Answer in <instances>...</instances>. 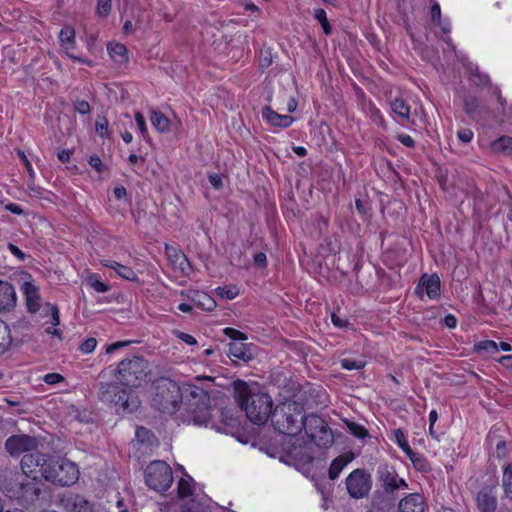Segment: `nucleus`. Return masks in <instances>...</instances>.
<instances>
[{"label":"nucleus","mask_w":512,"mask_h":512,"mask_svg":"<svg viewBox=\"0 0 512 512\" xmlns=\"http://www.w3.org/2000/svg\"><path fill=\"white\" fill-rule=\"evenodd\" d=\"M154 390L152 405L156 409L165 413H174L181 404L183 393L189 394L194 400L191 405H195L191 421L196 425L210 427L219 433L223 432V410L208 407L209 396L205 389L194 385H187L182 389L176 382L162 378L156 381Z\"/></svg>","instance_id":"1"},{"label":"nucleus","mask_w":512,"mask_h":512,"mask_svg":"<svg viewBox=\"0 0 512 512\" xmlns=\"http://www.w3.org/2000/svg\"><path fill=\"white\" fill-rule=\"evenodd\" d=\"M149 362L143 357L126 358L117 364L114 376L119 383H104L99 390V399L111 405L118 413H132L140 406L134 388L141 387L150 375Z\"/></svg>","instance_id":"2"},{"label":"nucleus","mask_w":512,"mask_h":512,"mask_svg":"<svg viewBox=\"0 0 512 512\" xmlns=\"http://www.w3.org/2000/svg\"><path fill=\"white\" fill-rule=\"evenodd\" d=\"M233 397L252 423L262 425L271 420L274 409L268 393L250 389L246 382L238 379L233 382Z\"/></svg>","instance_id":"3"},{"label":"nucleus","mask_w":512,"mask_h":512,"mask_svg":"<svg viewBox=\"0 0 512 512\" xmlns=\"http://www.w3.org/2000/svg\"><path fill=\"white\" fill-rule=\"evenodd\" d=\"M304 406L296 401H285L278 404L272 413L271 424L279 433L295 437L305 426Z\"/></svg>","instance_id":"4"},{"label":"nucleus","mask_w":512,"mask_h":512,"mask_svg":"<svg viewBox=\"0 0 512 512\" xmlns=\"http://www.w3.org/2000/svg\"><path fill=\"white\" fill-rule=\"evenodd\" d=\"M79 468L67 458L49 456L41 466V476L54 484L70 486L79 479Z\"/></svg>","instance_id":"5"},{"label":"nucleus","mask_w":512,"mask_h":512,"mask_svg":"<svg viewBox=\"0 0 512 512\" xmlns=\"http://www.w3.org/2000/svg\"><path fill=\"white\" fill-rule=\"evenodd\" d=\"M226 337L230 339L228 343L229 352L226 355L229 361H226V374L229 372V366L237 367L241 364H247L253 359V344L248 343L246 333L226 327Z\"/></svg>","instance_id":"6"},{"label":"nucleus","mask_w":512,"mask_h":512,"mask_svg":"<svg viewBox=\"0 0 512 512\" xmlns=\"http://www.w3.org/2000/svg\"><path fill=\"white\" fill-rule=\"evenodd\" d=\"M145 482L150 489L165 492L173 483L171 467L161 460L151 462L145 470Z\"/></svg>","instance_id":"7"},{"label":"nucleus","mask_w":512,"mask_h":512,"mask_svg":"<svg viewBox=\"0 0 512 512\" xmlns=\"http://www.w3.org/2000/svg\"><path fill=\"white\" fill-rule=\"evenodd\" d=\"M304 430L311 442L319 448H328L333 445L334 437L327 423L316 414H309L305 420Z\"/></svg>","instance_id":"8"},{"label":"nucleus","mask_w":512,"mask_h":512,"mask_svg":"<svg viewBox=\"0 0 512 512\" xmlns=\"http://www.w3.org/2000/svg\"><path fill=\"white\" fill-rule=\"evenodd\" d=\"M20 290L24 296L27 311L31 314H44L45 304L40 295V288L28 272H22L19 278Z\"/></svg>","instance_id":"9"},{"label":"nucleus","mask_w":512,"mask_h":512,"mask_svg":"<svg viewBox=\"0 0 512 512\" xmlns=\"http://www.w3.org/2000/svg\"><path fill=\"white\" fill-rule=\"evenodd\" d=\"M345 485L351 498H365L372 489L371 474L365 469L357 468L346 477Z\"/></svg>","instance_id":"10"},{"label":"nucleus","mask_w":512,"mask_h":512,"mask_svg":"<svg viewBox=\"0 0 512 512\" xmlns=\"http://www.w3.org/2000/svg\"><path fill=\"white\" fill-rule=\"evenodd\" d=\"M377 478L386 493H394L399 489H407L408 484L399 478L395 469L387 464H381L377 468Z\"/></svg>","instance_id":"11"},{"label":"nucleus","mask_w":512,"mask_h":512,"mask_svg":"<svg viewBox=\"0 0 512 512\" xmlns=\"http://www.w3.org/2000/svg\"><path fill=\"white\" fill-rule=\"evenodd\" d=\"M37 448V440L25 434L10 436L5 442V449L11 456H19Z\"/></svg>","instance_id":"12"},{"label":"nucleus","mask_w":512,"mask_h":512,"mask_svg":"<svg viewBox=\"0 0 512 512\" xmlns=\"http://www.w3.org/2000/svg\"><path fill=\"white\" fill-rule=\"evenodd\" d=\"M286 458L289 464L294 465L297 469H303L306 465L311 464L313 455L307 444L293 443L286 451Z\"/></svg>","instance_id":"13"},{"label":"nucleus","mask_w":512,"mask_h":512,"mask_svg":"<svg viewBox=\"0 0 512 512\" xmlns=\"http://www.w3.org/2000/svg\"><path fill=\"white\" fill-rule=\"evenodd\" d=\"M476 504L479 512H495L498 506L496 486L482 487L476 495Z\"/></svg>","instance_id":"14"},{"label":"nucleus","mask_w":512,"mask_h":512,"mask_svg":"<svg viewBox=\"0 0 512 512\" xmlns=\"http://www.w3.org/2000/svg\"><path fill=\"white\" fill-rule=\"evenodd\" d=\"M48 457L39 453H30L23 456L21 460V469L23 473L31 477L32 479L37 478V474H41V466L44 462H48Z\"/></svg>","instance_id":"15"},{"label":"nucleus","mask_w":512,"mask_h":512,"mask_svg":"<svg viewBox=\"0 0 512 512\" xmlns=\"http://www.w3.org/2000/svg\"><path fill=\"white\" fill-rule=\"evenodd\" d=\"M29 483H19L16 481L12 488L2 486L3 492L10 498L23 499L25 501H33L39 495L38 488L29 487Z\"/></svg>","instance_id":"16"},{"label":"nucleus","mask_w":512,"mask_h":512,"mask_svg":"<svg viewBox=\"0 0 512 512\" xmlns=\"http://www.w3.org/2000/svg\"><path fill=\"white\" fill-rule=\"evenodd\" d=\"M440 278L437 274H423L418 282L415 292L419 294L425 290L430 299H437L440 296Z\"/></svg>","instance_id":"17"},{"label":"nucleus","mask_w":512,"mask_h":512,"mask_svg":"<svg viewBox=\"0 0 512 512\" xmlns=\"http://www.w3.org/2000/svg\"><path fill=\"white\" fill-rule=\"evenodd\" d=\"M17 303V294L11 283L0 280V313L13 310Z\"/></svg>","instance_id":"18"},{"label":"nucleus","mask_w":512,"mask_h":512,"mask_svg":"<svg viewBox=\"0 0 512 512\" xmlns=\"http://www.w3.org/2000/svg\"><path fill=\"white\" fill-rule=\"evenodd\" d=\"M165 253L167 258L175 270H179L182 275H188L191 266L187 257L177 248L166 245Z\"/></svg>","instance_id":"19"},{"label":"nucleus","mask_w":512,"mask_h":512,"mask_svg":"<svg viewBox=\"0 0 512 512\" xmlns=\"http://www.w3.org/2000/svg\"><path fill=\"white\" fill-rule=\"evenodd\" d=\"M261 114L263 119L266 120L267 123L275 127L287 128L294 121V118L292 116L279 114L272 110V108L268 105L262 108Z\"/></svg>","instance_id":"20"},{"label":"nucleus","mask_w":512,"mask_h":512,"mask_svg":"<svg viewBox=\"0 0 512 512\" xmlns=\"http://www.w3.org/2000/svg\"><path fill=\"white\" fill-rule=\"evenodd\" d=\"M399 512H426L424 498L419 493L407 495L399 502Z\"/></svg>","instance_id":"21"},{"label":"nucleus","mask_w":512,"mask_h":512,"mask_svg":"<svg viewBox=\"0 0 512 512\" xmlns=\"http://www.w3.org/2000/svg\"><path fill=\"white\" fill-rule=\"evenodd\" d=\"M390 108L392 112L399 118L398 122L402 125L414 123L410 116L411 108L403 98L396 97L392 99L390 101Z\"/></svg>","instance_id":"22"},{"label":"nucleus","mask_w":512,"mask_h":512,"mask_svg":"<svg viewBox=\"0 0 512 512\" xmlns=\"http://www.w3.org/2000/svg\"><path fill=\"white\" fill-rule=\"evenodd\" d=\"M46 312L41 314L42 317L50 316V324L51 326L45 328L46 334L50 336H55L58 339H62V332L57 328L60 324V314L57 306L46 303L45 304Z\"/></svg>","instance_id":"23"},{"label":"nucleus","mask_w":512,"mask_h":512,"mask_svg":"<svg viewBox=\"0 0 512 512\" xmlns=\"http://www.w3.org/2000/svg\"><path fill=\"white\" fill-rule=\"evenodd\" d=\"M195 489L196 487L193 478L187 473H184V475L178 481V497L182 500L188 499L190 502L194 503L195 499L193 496Z\"/></svg>","instance_id":"24"},{"label":"nucleus","mask_w":512,"mask_h":512,"mask_svg":"<svg viewBox=\"0 0 512 512\" xmlns=\"http://www.w3.org/2000/svg\"><path fill=\"white\" fill-rule=\"evenodd\" d=\"M58 38L60 46L66 55L75 48V30L72 26H63L59 32Z\"/></svg>","instance_id":"25"},{"label":"nucleus","mask_w":512,"mask_h":512,"mask_svg":"<svg viewBox=\"0 0 512 512\" xmlns=\"http://www.w3.org/2000/svg\"><path fill=\"white\" fill-rule=\"evenodd\" d=\"M107 52L115 63L125 64L129 60L127 48L120 42H109L107 44Z\"/></svg>","instance_id":"26"},{"label":"nucleus","mask_w":512,"mask_h":512,"mask_svg":"<svg viewBox=\"0 0 512 512\" xmlns=\"http://www.w3.org/2000/svg\"><path fill=\"white\" fill-rule=\"evenodd\" d=\"M101 264L105 267L113 269L120 277L134 281L137 279L136 273L128 266L122 265L114 260L105 259L101 260Z\"/></svg>","instance_id":"27"},{"label":"nucleus","mask_w":512,"mask_h":512,"mask_svg":"<svg viewBox=\"0 0 512 512\" xmlns=\"http://www.w3.org/2000/svg\"><path fill=\"white\" fill-rule=\"evenodd\" d=\"M353 459V456L351 454H342L338 457H336L328 470V476L330 480H335L341 471L350 463Z\"/></svg>","instance_id":"28"},{"label":"nucleus","mask_w":512,"mask_h":512,"mask_svg":"<svg viewBox=\"0 0 512 512\" xmlns=\"http://www.w3.org/2000/svg\"><path fill=\"white\" fill-rule=\"evenodd\" d=\"M150 122L159 133H167L170 130V120L161 111L152 109L150 111Z\"/></svg>","instance_id":"29"},{"label":"nucleus","mask_w":512,"mask_h":512,"mask_svg":"<svg viewBox=\"0 0 512 512\" xmlns=\"http://www.w3.org/2000/svg\"><path fill=\"white\" fill-rule=\"evenodd\" d=\"M13 343L9 326L0 320V357L6 354Z\"/></svg>","instance_id":"30"},{"label":"nucleus","mask_w":512,"mask_h":512,"mask_svg":"<svg viewBox=\"0 0 512 512\" xmlns=\"http://www.w3.org/2000/svg\"><path fill=\"white\" fill-rule=\"evenodd\" d=\"M194 306L206 311H211L215 308V300L205 292L197 291L192 298Z\"/></svg>","instance_id":"31"},{"label":"nucleus","mask_w":512,"mask_h":512,"mask_svg":"<svg viewBox=\"0 0 512 512\" xmlns=\"http://www.w3.org/2000/svg\"><path fill=\"white\" fill-rule=\"evenodd\" d=\"M491 149L495 153L512 155V137L501 136L491 143Z\"/></svg>","instance_id":"32"},{"label":"nucleus","mask_w":512,"mask_h":512,"mask_svg":"<svg viewBox=\"0 0 512 512\" xmlns=\"http://www.w3.org/2000/svg\"><path fill=\"white\" fill-rule=\"evenodd\" d=\"M473 351L478 354L492 355L499 351L498 344L493 340H484L474 344Z\"/></svg>","instance_id":"33"},{"label":"nucleus","mask_w":512,"mask_h":512,"mask_svg":"<svg viewBox=\"0 0 512 512\" xmlns=\"http://www.w3.org/2000/svg\"><path fill=\"white\" fill-rule=\"evenodd\" d=\"M235 422H236L235 419H233L231 417L230 418L226 417V435H231L238 442L247 444L250 441V436L246 432L240 431V430L233 432Z\"/></svg>","instance_id":"34"},{"label":"nucleus","mask_w":512,"mask_h":512,"mask_svg":"<svg viewBox=\"0 0 512 512\" xmlns=\"http://www.w3.org/2000/svg\"><path fill=\"white\" fill-rule=\"evenodd\" d=\"M231 42H234V44L226 54H231V60L236 62L244 55V36L242 34H238L235 39L231 40Z\"/></svg>","instance_id":"35"},{"label":"nucleus","mask_w":512,"mask_h":512,"mask_svg":"<svg viewBox=\"0 0 512 512\" xmlns=\"http://www.w3.org/2000/svg\"><path fill=\"white\" fill-rule=\"evenodd\" d=\"M502 485L505 496L512 502V463L504 467Z\"/></svg>","instance_id":"36"},{"label":"nucleus","mask_w":512,"mask_h":512,"mask_svg":"<svg viewBox=\"0 0 512 512\" xmlns=\"http://www.w3.org/2000/svg\"><path fill=\"white\" fill-rule=\"evenodd\" d=\"M408 458L416 470L420 472H429L431 470L430 463L422 454L413 451L412 454L408 455Z\"/></svg>","instance_id":"37"},{"label":"nucleus","mask_w":512,"mask_h":512,"mask_svg":"<svg viewBox=\"0 0 512 512\" xmlns=\"http://www.w3.org/2000/svg\"><path fill=\"white\" fill-rule=\"evenodd\" d=\"M394 437L398 446L403 450V452L407 456L412 454L413 450L409 446L406 436L401 429L394 430Z\"/></svg>","instance_id":"38"},{"label":"nucleus","mask_w":512,"mask_h":512,"mask_svg":"<svg viewBox=\"0 0 512 512\" xmlns=\"http://www.w3.org/2000/svg\"><path fill=\"white\" fill-rule=\"evenodd\" d=\"M87 282L98 293H105L109 290V286L101 281L96 274L89 275Z\"/></svg>","instance_id":"39"},{"label":"nucleus","mask_w":512,"mask_h":512,"mask_svg":"<svg viewBox=\"0 0 512 512\" xmlns=\"http://www.w3.org/2000/svg\"><path fill=\"white\" fill-rule=\"evenodd\" d=\"M314 17L320 22L324 33L326 35H330L332 33V28L327 19L326 11L322 8L316 9Z\"/></svg>","instance_id":"40"},{"label":"nucleus","mask_w":512,"mask_h":512,"mask_svg":"<svg viewBox=\"0 0 512 512\" xmlns=\"http://www.w3.org/2000/svg\"><path fill=\"white\" fill-rule=\"evenodd\" d=\"M479 101L476 96L467 95L464 98V110L469 115L472 116L478 109Z\"/></svg>","instance_id":"41"},{"label":"nucleus","mask_w":512,"mask_h":512,"mask_svg":"<svg viewBox=\"0 0 512 512\" xmlns=\"http://www.w3.org/2000/svg\"><path fill=\"white\" fill-rule=\"evenodd\" d=\"M341 367L345 370H360L365 366V361L351 358H343L340 361Z\"/></svg>","instance_id":"42"},{"label":"nucleus","mask_w":512,"mask_h":512,"mask_svg":"<svg viewBox=\"0 0 512 512\" xmlns=\"http://www.w3.org/2000/svg\"><path fill=\"white\" fill-rule=\"evenodd\" d=\"M349 432L357 438L363 439L368 436L367 429L355 422H347Z\"/></svg>","instance_id":"43"},{"label":"nucleus","mask_w":512,"mask_h":512,"mask_svg":"<svg viewBox=\"0 0 512 512\" xmlns=\"http://www.w3.org/2000/svg\"><path fill=\"white\" fill-rule=\"evenodd\" d=\"M95 130L101 138L109 137L108 121L105 117H99L97 119Z\"/></svg>","instance_id":"44"},{"label":"nucleus","mask_w":512,"mask_h":512,"mask_svg":"<svg viewBox=\"0 0 512 512\" xmlns=\"http://www.w3.org/2000/svg\"><path fill=\"white\" fill-rule=\"evenodd\" d=\"M97 347V340L94 337H90L85 339L79 346V350L83 354H90L92 353L95 348Z\"/></svg>","instance_id":"45"},{"label":"nucleus","mask_w":512,"mask_h":512,"mask_svg":"<svg viewBox=\"0 0 512 512\" xmlns=\"http://www.w3.org/2000/svg\"><path fill=\"white\" fill-rule=\"evenodd\" d=\"M43 381L48 385H57L65 381V378L59 373H48L44 375Z\"/></svg>","instance_id":"46"},{"label":"nucleus","mask_w":512,"mask_h":512,"mask_svg":"<svg viewBox=\"0 0 512 512\" xmlns=\"http://www.w3.org/2000/svg\"><path fill=\"white\" fill-rule=\"evenodd\" d=\"M111 10V0H98L97 13L99 16H107Z\"/></svg>","instance_id":"47"},{"label":"nucleus","mask_w":512,"mask_h":512,"mask_svg":"<svg viewBox=\"0 0 512 512\" xmlns=\"http://www.w3.org/2000/svg\"><path fill=\"white\" fill-rule=\"evenodd\" d=\"M135 122H136V125H137L141 135L143 137H146V135L148 133L146 121H145L144 116L140 112L135 113Z\"/></svg>","instance_id":"48"},{"label":"nucleus","mask_w":512,"mask_h":512,"mask_svg":"<svg viewBox=\"0 0 512 512\" xmlns=\"http://www.w3.org/2000/svg\"><path fill=\"white\" fill-rule=\"evenodd\" d=\"M473 136V131L469 128H462L457 132L458 139L463 143H469Z\"/></svg>","instance_id":"49"},{"label":"nucleus","mask_w":512,"mask_h":512,"mask_svg":"<svg viewBox=\"0 0 512 512\" xmlns=\"http://www.w3.org/2000/svg\"><path fill=\"white\" fill-rule=\"evenodd\" d=\"M88 162L90 166L93 167L98 173H102L105 170V166L102 160L97 155L90 156Z\"/></svg>","instance_id":"50"},{"label":"nucleus","mask_w":512,"mask_h":512,"mask_svg":"<svg viewBox=\"0 0 512 512\" xmlns=\"http://www.w3.org/2000/svg\"><path fill=\"white\" fill-rule=\"evenodd\" d=\"M507 455H508V452H507L506 442L504 440L498 441V443L496 444L495 456L498 459H504L507 457Z\"/></svg>","instance_id":"51"},{"label":"nucleus","mask_w":512,"mask_h":512,"mask_svg":"<svg viewBox=\"0 0 512 512\" xmlns=\"http://www.w3.org/2000/svg\"><path fill=\"white\" fill-rule=\"evenodd\" d=\"M175 335L178 339L182 340L184 343L190 345V346H193V345H196L197 344V340L195 339L194 336L188 334V333H185V332H181V331H176L175 332Z\"/></svg>","instance_id":"52"},{"label":"nucleus","mask_w":512,"mask_h":512,"mask_svg":"<svg viewBox=\"0 0 512 512\" xmlns=\"http://www.w3.org/2000/svg\"><path fill=\"white\" fill-rule=\"evenodd\" d=\"M396 139L401 143L403 144L404 146L408 147V148H414L415 147V141L414 139L408 135V134H397L396 135Z\"/></svg>","instance_id":"53"},{"label":"nucleus","mask_w":512,"mask_h":512,"mask_svg":"<svg viewBox=\"0 0 512 512\" xmlns=\"http://www.w3.org/2000/svg\"><path fill=\"white\" fill-rule=\"evenodd\" d=\"M7 248L11 252V254L15 256L19 261H24L26 259V254L16 245L8 243Z\"/></svg>","instance_id":"54"},{"label":"nucleus","mask_w":512,"mask_h":512,"mask_svg":"<svg viewBox=\"0 0 512 512\" xmlns=\"http://www.w3.org/2000/svg\"><path fill=\"white\" fill-rule=\"evenodd\" d=\"M135 435H136V438H137L140 442H146V441H148V442H149V435H150V432H149V430H147L146 428H144V427H138V428L136 429Z\"/></svg>","instance_id":"55"},{"label":"nucleus","mask_w":512,"mask_h":512,"mask_svg":"<svg viewBox=\"0 0 512 512\" xmlns=\"http://www.w3.org/2000/svg\"><path fill=\"white\" fill-rule=\"evenodd\" d=\"M431 18L433 22L440 24L441 19V8L438 3H434L431 7Z\"/></svg>","instance_id":"56"},{"label":"nucleus","mask_w":512,"mask_h":512,"mask_svg":"<svg viewBox=\"0 0 512 512\" xmlns=\"http://www.w3.org/2000/svg\"><path fill=\"white\" fill-rule=\"evenodd\" d=\"M128 344H129V342H126V341H119V342L112 343L106 347L105 352H106V354H113L116 350L123 348V347L127 346Z\"/></svg>","instance_id":"57"},{"label":"nucleus","mask_w":512,"mask_h":512,"mask_svg":"<svg viewBox=\"0 0 512 512\" xmlns=\"http://www.w3.org/2000/svg\"><path fill=\"white\" fill-rule=\"evenodd\" d=\"M128 344H129V342H126V341H119V342L112 343L106 347L105 352H106V354H113L116 350L123 348V347L127 346Z\"/></svg>","instance_id":"58"},{"label":"nucleus","mask_w":512,"mask_h":512,"mask_svg":"<svg viewBox=\"0 0 512 512\" xmlns=\"http://www.w3.org/2000/svg\"><path fill=\"white\" fill-rule=\"evenodd\" d=\"M254 264L257 267H265L267 264L266 254L263 252H258L254 255Z\"/></svg>","instance_id":"59"},{"label":"nucleus","mask_w":512,"mask_h":512,"mask_svg":"<svg viewBox=\"0 0 512 512\" xmlns=\"http://www.w3.org/2000/svg\"><path fill=\"white\" fill-rule=\"evenodd\" d=\"M210 184L215 188L219 189L222 186V178L217 173H211L208 176Z\"/></svg>","instance_id":"60"},{"label":"nucleus","mask_w":512,"mask_h":512,"mask_svg":"<svg viewBox=\"0 0 512 512\" xmlns=\"http://www.w3.org/2000/svg\"><path fill=\"white\" fill-rule=\"evenodd\" d=\"M75 108L80 114H87L90 112V106L86 101H79L75 105Z\"/></svg>","instance_id":"61"},{"label":"nucleus","mask_w":512,"mask_h":512,"mask_svg":"<svg viewBox=\"0 0 512 512\" xmlns=\"http://www.w3.org/2000/svg\"><path fill=\"white\" fill-rule=\"evenodd\" d=\"M239 294V288L236 286H226V300H232Z\"/></svg>","instance_id":"62"},{"label":"nucleus","mask_w":512,"mask_h":512,"mask_svg":"<svg viewBox=\"0 0 512 512\" xmlns=\"http://www.w3.org/2000/svg\"><path fill=\"white\" fill-rule=\"evenodd\" d=\"M113 193L116 199H123L126 196L127 191L124 186L118 185L114 187Z\"/></svg>","instance_id":"63"},{"label":"nucleus","mask_w":512,"mask_h":512,"mask_svg":"<svg viewBox=\"0 0 512 512\" xmlns=\"http://www.w3.org/2000/svg\"><path fill=\"white\" fill-rule=\"evenodd\" d=\"M498 361L502 366L512 369V355H504Z\"/></svg>","instance_id":"64"}]
</instances>
